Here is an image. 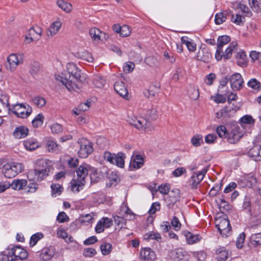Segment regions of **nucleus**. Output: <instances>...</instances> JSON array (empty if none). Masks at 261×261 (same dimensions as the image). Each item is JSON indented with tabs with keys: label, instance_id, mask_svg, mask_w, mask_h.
Wrapping results in <instances>:
<instances>
[{
	"label": "nucleus",
	"instance_id": "nucleus-1",
	"mask_svg": "<svg viewBox=\"0 0 261 261\" xmlns=\"http://www.w3.org/2000/svg\"><path fill=\"white\" fill-rule=\"evenodd\" d=\"M56 79L61 82L69 91L74 90L77 88L75 81L82 82L85 78L84 74L76 65L73 63L67 65V70L62 73V75H56Z\"/></svg>",
	"mask_w": 261,
	"mask_h": 261
},
{
	"label": "nucleus",
	"instance_id": "nucleus-2",
	"mask_svg": "<svg viewBox=\"0 0 261 261\" xmlns=\"http://www.w3.org/2000/svg\"><path fill=\"white\" fill-rule=\"evenodd\" d=\"M50 167L44 159L37 161L36 166L33 170L28 173V178L30 180L41 181L48 175Z\"/></svg>",
	"mask_w": 261,
	"mask_h": 261
},
{
	"label": "nucleus",
	"instance_id": "nucleus-3",
	"mask_svg": "<svg viewBox=\"0 0 261 261\" xmlns=\"http://www.w3.org/2000/svg\"><path fill=\"white\" fill-rule=\"evenodd\" d=\"M90 166L86 164L80 165L76 170L77 179L71 184V190L78 192L83 189L85 184V179L87 177Z\"/></svg>",
	"mask_w": 261,
	"mask_h": 261
},
{
	"label": "nucleus",
	"instance_id": "nucleus-4",
	"mask_svg": "<svg viewBox=\"0 0 261 261\" xmlns=\"http://www.w3.org/2000/svg\"><path fill=\"white\" fill-rule=\"evenodd\" d=\"M23 170V166L18 163H9L3 167V172L6 177L11 178L15 177Z\"/></svg>",
	"mask_w": 261,
	"mask_h": 261
},
{
	"label": "nucleus",
	"instance_id": "nucleus-5",
	"mask_svg": "<svg viewBox=\"0 0 261 261\" xmlns=\"http://www.w3.org/2000/svg\"><path fill=\"white\" fill-rule=\"evenodd\" d=\"M125 157V154L122 152L115 154L109 151H105L103 154V158L106 161L120 168H123L124 166Z\"/></svg>",
	"mask_w": 261,
	"mask_h": 261
},
{
	"label": "nucleus",
	"instance_id": "nucleus-6",
	"mask_svg": "<svg viewBox=\"0 0 261 261\" xmlns=\"http://www.w3.org/2000/svg\"><path fill=\"white\" fill-rule=\"evenodd\" d=\"M77 143L80 145V149L78 151L79 156L82 158H86L93 151L92 143L85 138L78 140Z\"/></svg>",
	"mask_w": 261,
	"mask_h": 261
},
{
	"label": "nucleus",
	"instance_id": "nucleus-7",
	"mask_svg": "<svg viewBox=\"0 0 261 261\" xmlns=\"http://www.w3.org/2000/svg\"><path fill=\"white\" fill-rule=\"evenodd\" d=\"M216 226L223 236L227 237L230 235L231 227L227 218L225 217L219 218L217 220Z\"/></svg>",
	"mask_w": 261,
	"mask_h": 261
},
{
	"label": "nucleus",
	"instance_id": "nucleus-8",
	"mask_svg": "<svg viewBox=\"0 0 261 261\" xmlns=\"http://www.w3.org/2000/svg\"><path fill=\"white\" fill-rule=\"evenodd\" d=\"M127 122L138 129H143L148 127L147 120L142 117H138L132 114L128 115Z\"/></svg>",
	"mask_w": 261,
	"mask_h": 261
},
{
	"label": "nucleus",
	"instance_id": "nucleus-9",
	"mask_svg": "<svg viewBox=\"0 0 261 261\" xmlns=\"http://www.w3.org/2000/svg\"><path fill=\"white\" fill-rule=\"evenodd\" d=\"M23 57L22 55L11 54L7 58V63L6 68L8 70L13 71L20 64L23 63Z\"/></svg>",
	"mask_w": 261,
	"mask_h": 261
},
{
	"label": "nucleus",
	"instance_id": "nucleus-10",
	"mask_svg": "<svg viewBox=\"0 0 261 261\" xmlns=\"http://www.w3.org/2000/svg\"><path fill=\"white\" fill-rule=\"evenodd\" d=\"M12 112L21 118L28 117L32 113V108L29 105L27 107L22 103L15 105L12 110Z\"/></svg>",
	"mask_w": 261,
	"mask_h": 261
},
{
	"label": "nucleus",
	"instance_id": "nucleus-11",
	"mask_svg": "<svg viewBox=\"0 0 261 261\" xmlns=\"http://www.w3.org/2000/svg\"><path fill=\"white\" fill-rule=\"evenodd\" d=\"M238 108L229 105L225 106L216 113V117L218 119H226L232 117L238 110Z\"/></svg>",
	"mask_w": 261,
	"mask_h": 261
},
{
	"label": "nucleus",
	"instance_id": "nucleus-12",
	"mask_svg": "<svg viewBox=\"0 0 261 261\" xmlns=\"http://www.w3.org/2000/svg\"><path fill=\"white\" fill-rule=\"evenodd\" d=\"M231 87L234 91L239 90L243 87V79L238 73L232 74L229 78Z\"/></svg>",
	"mask_w": 261,
	"mask_h": 261
},
{
	"label": "nucleus",
	"instance_id": "nucleus-13",
	"mask_svg": "<svg viewBox=\"0 0 261 261\" xmlns=\"http://www.w3.org/2000/svg\"><path fill=\"white\" fill-rule=\"evenodd\" d=\"M207 171L204 169L198 173H194L189 179V185L193 189H197L198 185L203 179L205 174Z\"/></svg>",
	"mask_w": 261,
	"mask_h": 261
},
{
	"label": "nucleus",
	"instance_id": "nucleus-14",
	"mask_svg": "<svg viewBox=\"0 0 261 261\" xmlns=\"http://www.w3.org/2000/svg\"><path fill=\"white\" fill-rule=\"evenodd\" d=\"M230 41V37L227 35H223L218 37L217 40V48L215 54V58L217 60H221V56L219 54L220 52H223V46L227 44Z\"/></svg>",
	"mask_w": 261,
	"mask_h": 261
},
{
	"label": "nucleus",
	"instance_id": "nucleus-15",
	"mask_svg": "<svg viewBox=\"0 0 261 261\" xmlns=\"http://www.w3.org/2000/svg\"><path fill=\"white\" fill-rule=\"evenodd\" d=\"M55 253V247L53 246H49L41 250L39 256L41 259L44 261H48L54 256Z\"/></svg>",
	"mask_w": 261,
	"mask_h": 261
},
{
	"label": "nucleus",
	"instance_id": "nucleus-16",
	"mask_svg": "<svg viewBox=\"0 0 261 261\" xmlns=\"http://www.w3.org/2000/svg\"><path fill=\"white\" fill-rule=\"evenodd\" d=\"M62 25V22L59 19L53 22L48 28L46 30V35L48 38H51L56 35L60 30Z\"/></svg>",
	"mask_w": 261,
	"mask_h": 261
},
{
	"label": "nucleus",
	"instance_id": "nucleus-17",
	"mask_svg": "<svg viewBox=\"0 0 261 261\" xmlns=\"http://www.w3.org/2000/svg\"><path fill=\"white\" fill-rule=\"evenodd\" d=\"M144 165L143 157L137 153H134L130 162V167L134 169L141 168Z\"/></svg>",
	"mask_w": 261,
	"mask_h": 261
},
{
	"label": "nucleus",
	"instance_id": "nucleus-18",
	"mask_svg": "<svg viewBox=\"0 0 261 261\" xmlns=\"http://www.w3.org/2000/svg\"><path fill=\"white\" fill-rule=\"evenodd\" d=\"M233 129L228 134V140L230 143L234 144L239 141L242 136L240 132V128L238 126L234 125Z\"/></svg>",
	"mask_w": 261,
	"mask_h": 261
},
{
	"label": "nucleus",
	"instance_id": "nucleus-19",
	"mask_svg": "<svg viewBox=\"0 0 261 261\" xmlns=\"http://www.w3.org/2000/svg\"><path fill=\"white\" fill-rule=\"evenodd\" d=\"M197 59L199 61L208 63L212 59V55L210 50L207 48H202L198 52Z\"/></svg>",
	"mask_w": 261,
	"mask_h": 261
},
{
	"label": "nucleus",
	"instance_id": "nucleus-20",
	"mask_svg": "<svg viewBox=\"0 0 261 261\" xmlns=\"http://www.w3.org/2000/svg\"><path fill=\"white\" fill-rule=\"evenodd\" d=\"M155 252L149 248H145L140 251V257L145 261H152L155 258Z\"/></svg>",
	"mask_w": 261,
	"mask_h": 261
},
{
	"label": "nucleus",
	"instance_id": "nucleus-21",
	"mask_svg": "<svg viewBox=\"0 0 261 261\" xmlns=\"http://www.w3.org/2000/svg\"><path fill=\"white\" fill-rule=\"evenodd\" d=\"M11 254L14 255L15 259L17 258L20 259H25L28 257V255L27 251L19 246H16L15 247L12 248Z\"/></svg>",
	"mask_w": 261,
	"mask_h": 261
},
{
	"label": "nucleus",
	"instance_id": "nucleus-22",
	"mask_svg": "<svg viewBox=\"0 0 261 261\" xmlns=\"http://www.w3.org/2000/svg\"><path fill=\"white\" fill-rule=\"evenodd\" d=\"M115 91L121 96L125 98L127 96L128 91L123 82H115L114 85Z\"/></svg>",
	"mask_w": 261,
	"mask_h": 261
},
{
	"label": "nucleus",
	"instance_id": "nucleus-23",
	"mask_svg": "<svg viewBox=\"0 0 261 261\" xmlns=\"http://www.w3.org/2000/svg\"><path fill=\"white\" fill-rule=\"evenodd\" d=\"M237 46L236 42H231L229 46L225 49L224 52H220L219 55L221 56V60L223 58L225 60L230 58L232 55V52L236 49Z\"/></svg>",
	"mask_w": 261,
	"mask_h": 261
},
{
	"label": "nucleus",
	"instance_id": "nucleus-24",
	"mask_svg": "<svg viewBox=\"0 0 261 261\" xmlns=\"http://www.w3.org/2000/svg\"><path fill=\"white\" fill-rule=\"evenodd\" d=\"M241 181L242 182V186L250 188L255 184L256 179L253 174H249L242 177Z\"/></svg>",
	"mask_w": 261,
	"mask_h": 261
},
{
	"label": "nucleus",
	"instance_id": "nucleus-25",
	"mask_svg": "<svg viewBox=\"0 0 261 261\" xmlns=\"http://www.w3.org/2000/svg\"><path fill=\"white\" fill-rule=\"evenodd\" d=\"M46 146L47 150L49 152L59 153L61 152V146L54 140H47Z\"/></svg>",
	"mask_w": 261,
	"mask_h": 261
},
{
	"label": "nucleus",
	"instance_id": "nucleus-26",
	"mask_svg": "<svg viewBox=\"0 0 261 261\" xmlns=\"http://www.w3.org/2000/svg\"><path fill=\"white\" fill-rule=\"evenodd\" d=\"M186 237V241L189 244H193L199 242L201 238L198 234H194L189 231H184L182 232Z\"/></svg>",
	"mask_w": 261,
	"mask_h": 261
},
{
	"label": "nucleus",
	"instance_id": "nucleus-27",
	"mask_svg": "<svg viewBox=\"0 0 261 261\" xmlns=\"http://www.w3.org/2000/svg\"><path fill=\"white\" fill-rule=\"evenodd\" d=\"M29 133V129L24 126H20L15 128L13 135L18 139L23 138L27 137Z\"/></svg>",
	"mask_w": 261,
	"mask_h": 261
},
{
	"label": "nucleus",
	"instance_id": "nucleus-28",
	"mask_svg": "<svg viewBox=\"0 0 261 261\" xmlns=\"http://www.w3.org/2000/svg\"><path fill=\"white\" fill-rule=\"evenodd\" d=\"M182 44H185L189 51L194 52L196 49V44L191 39L187 36L181 38Z\"/></svg>",
	"mask_w": 261,
	"mask_h": 261
},
{
	"label": "nucleus",
	"instance_id": "nucleus-29",
	"mask_svg": "<svg viewBox=\"0 0 261 261\" xmlns=\"http://www.w3.org/2000/svg\"><path fill=\"white\" fill-rule=\"evenodd\" d=\"M89 34L92 39L95 41L101 40L102 38V35L104 36L103 38L106 39L105 33L102 32L96 28H91L89 31Z\"/></svg>",
	"mask_w": 261,
	"mask_h": 261
},
{
	"label": "nucleus",
	"instance_id": "nucleus-30",
	"mask_svg": "<svg viewBox=\"0 0 261 261\" xmlns=\"http://www.w3.org/2000/svg\"><path fill=\"white\" fill-rule=\"evenodd\" d=\"M11 186V188L15 190H20L25 187L27 185V181L25 179H16L14 180L11 184H7Z\"/></svg>",
	"mask_w": 261,
	"mask_h": 261
},
{
	"label": "nucleus",
	"instance_id": "nucleus-31",
	"mask_svg": "<svg viewBox=\"0 0 261 261\" xmlns=\"http://www.w3.org/2000/svg\"><path fill=\"white\" fill-rule=\"evenodd\" d=\"M75 56L84 61L91 63L93 61V58L90 53L87 51H80L75 54Z\"/></svg>",
	"mask_w": 261,
	"mask_h": 261
},
{
	"label": "nucleus",
	"instance_id": "nucleus-32",
	"mask_svg": "<svg viewBox=\"0 0 261 261\" xmlns=\"http://www.w3.org/2000/svg\"><path fill=\"white\" fill-rule=\"evenodd\" d=\"M42 34V30L39 26L31 28L29 30V35L32 36L35 39V41H38L40 38Z\"/></svg>",
	"mask_w": 261,
	"mask_h": 261
},
{
	"label": "nucleus",
	"instance_id": "nucleus-33",
	"mask_svg": "<svg viewBox=\"0 0 261 261\" xmlns=\"http://www.w3.org/2000/svg\"><path fill=\"white\" fill-rule=\"evenodd\" d=\"M23 145L25 148L29 151L35 150L39 147L38 143L34 139H30L24 141Z\"/></svg>",
	"mask_w": 261,
	"mask_h": 261
},
{
	"label": "nucleus",
	"instance_id": "nucleus-34",
	"mask_svg": "<svg viewBox=\"0 0 261 261\" xmlns=\"http://www.w3.org/2000/svg\"><path fill=\"white\" fill-rule=\"evenodd\" d=\"M56 4L60 8L66 13H69L72 10V5L70 3L65 2L63 0H58L56 2Z\"/></svg>",
	"mask_w": 261,
	"mask_h": 261
},
{
	"label": "nucleus",
	"instance_id": "nucleus-35",
	"mask_svg": "<svg viewBox=\"0 0 261 261\" xmlns=\"http://www.w3.org/2000/svg\"><path fill=\"white\" fill-rule=\"evenodd\" d=\"M172 256L174 258L182 260L187 258V253L182 249L178 248L172 252Z\"/></svg>",
	"mask_w": 261,
	"mask_h": 261
},
{
	"label": "nucleus",
	"instance_id": "nucleus-36",
	"mask_svg": "<svg viewBox=\"0 0 261 261\" xmlns=\"http://www.w3.org/2000/svg\"><path fill=\"white\" fill-rule=\"evenodd\" d=\"M237 59V64L241 66H243L246 64L247 57L244 51H238L236 55Z\"/></svg>",
	"mask_w": 261,
	"mask_h": 261
},
{
	"label": "nucleus",
	"instance_id": "nucleus-37",
	"mask_svg": "<svg viewBox=\"0 0 261 261\" xmlns=\"http://www.w3.org/2000/svg\"><path fill=\"white\" fill-rule=\"evenodd\" d=\"M218 261H225L228 257V252L224 247H221L216 250Z\"/></svg>",
	"mask_w": 261,
	"mask_h": 261
},
{
	"label": "nucleus",
	"instance_id": "nucleus-38",
	"mask_svg": "<svg viewBox=\"0 0 261 261\" xmlns=\"http://www.w3.org/2000/svg\"><path fill=\"white\" fill-rule=\"evenodd\" d=\"M247 85L253 90L256 91H259L261 90V83L255 78L250 79L248 81Z\"/></svg>",
	"mask_w": 261,
	"mask_h": 261
},
{
	"label": "nucleus",
	"instance_id": "nucleus-39",
	"mask_svg": "<svg viewBox=\"0 0 261 261\" xmlns=\"http://www.w3.org/2000/svg\"><path fill=\"white\" fill-rule=\"evenodd\" d=\"M100 249L103 255H108L112 250V246L111 243L105 242L100 245Z\"/></svg>",
	"mask_w": 261,
	"mask_h": 261
},
{
	"label": "nucleus",
	"instance_id": "nucleus-40",
	"mask_svg": "<svg viewBox=\"0 0 261 261\" xmlns=\"http://www.w3.org/2000/svg\"><path fill=\"white\" fill-rule=\"evenodd\" d=\"M158 117L157 111L155 109H151L147 111L145 119L147 120L148 123L151 121L155 120Z\"/></svg>",
	"mask_w": 261,
	"mask_h": 261
},
{
	"label": "nucleus",
	"instance_id": "nucleus-41",
	"mask_svg": "<svg viewBox=\"0 0 261 261\" xmlns=\"http://www.w3.org/2000/svg\"><path fill=\"white\" fill-rule=\"evenodd\" d=\"M106 83L105 79L102 78L100 75H95L94 77L93 83L94 85L98 88H102Z\"/></svg>",
	"mask_w": 261,
	"mask_h": 261
},
{
	"label": "nucleus",
	"instance_id": "nucleus-42",
	"mask_svg": "<svg viewBox=\"0 0 261 261\" xmlns=\"http://www.w3.org/2000/svg\"><path fill=\"white\" fill-rule=\"evenodd\" d=\"M44 117L42 114H38L32 120V123L34 127H38L43 124Z\"/></svg>",
	"mask_w": 261,
	"mask_h": 261
},
{
	"label": "nucleus",
	"instance_id": "nucleus-43",
	"mask_svg": "<svg viewBox=\"0 0 261 261\" xmlns=\"http://www.w3.org/2000/svg\"><path fill=\"white\" fill-rule=\"evenodd\" d=\"M250 241L255 246L261 245V232L252 234L250 237Z\"/></svg>",
	"mask_w": 261,
	"mask_h": 261
},
{
	"label": "nucleus",
	"instance_id": "nucleus-44",
	"mask_svg": "<svg viewBox=\"0 0 261 261\" xmlns=\"http://www.w3.org/2000/svg\"><path fill=\"white\" fill-rule=\"evenodd\" d=\"M144 238L146 240L154 239L157 241H160L161 240V237L159 233L154 232L153 231H150L146 233L144 236Z\"/></svg>",
	"mask_w": 261,
	"mask_h": 261
},
{
	"label": "nucleus",
	"instance_id": "nucleus-45",
	"mask_svg": "<svg viewBox=\"0 0 261 261\" xmlns=\"http://www.w3.org/2000/svg\"><path fill=\"white\" fill-rule=\"evenodd\" d=\"M33 103L38 108L43 107L46 103L45 99L41 96H38L34 97L32 99Z\"/></svg>",
	"mask_w": 261,
	"mask_h": 261
},
{
	"label": "nucleus",
	"instance_id": "nucleus-46",
	"mask_svg": "<svg viewBox=\"0 0 261 261\" xmlns=\"http://www.w3.org/2000/svg\"><path fill=\"white\" fill-rule=\"evenodd\" d=\"M43 234L41 232H37L32 236L30 239V245L34 246L38 241L43 238Z\"/></svg>",
	"mask_w": 261,
	"mask_h": 261
},
{
	"label": "nucleus",
	"instance_id": "nucleus-47",
	"mask_svg": "<svg viewBox=\"0 0 261 261\" xmlns=\"http://www.w3.org/2000/svg\"><path fill=\"white\" fill-rule=\"evenodd\" d=\"M51 133L53 134H58L63 132V126L59 123H54L50 126Z\"/></svg>",
	"mask_w": 261,
	"mask_h": 261
},
{
	"label": "nucleus",
	"instance_id": "nucleus-48",
	"mask_svg": "<svg viewBox=\"0 0 261 261\" xmlns=\"http://www.w3.org/2000/svg\"><path fill=\"white\" fill-rule=\"evenodd\" d=\"M259 152V146L256 145L250 150L249 153L250 156H251L254 159V160L258 161Z\"/></svg>",
	"mask_w": 261,
	"mask_h": 261
},
{
	"label": "nucleus",
	"instance_id": "nucleus-49",
	"mask_svg": "<svg viewBox=\"0 0 261 261\" xmlns=\"http://www.w3.org/2000/svg\"><path fill=\"white\" fill-rule=\"evenodd\" d=\"M165 201L166 202L167 206L169 208H172L174 204L178 201V196L173 198L168 195L165 198Z\"/></svg>",
	"mask_w": 261,
	"mask_h": 261
},
{
	"label": "nucleus",
	"instance_id": "nucleus-50",
	"mask_svg": "<svg viewBox=\"0 0 261 261\" xmlns=\"http://www.w3.org/2000/svg\"><path fill=\"white\" fill-rule=\"evenodd\" d=\"M51 189L52 192V195L56 196L57 195L61 194L62 190V187L59 184H53L51 185Z\"/></svg>",
	"mask_w": 261,
	"mask_h": 261
},
{
	"label": "nucleus",
	"instance_id": "nucleus-51",
	"mask_svg": "<svg viewBox=\"0 0 261 261\" xmlns=\"http://www.w3.org/2000/svg\"><path fill=\"white\" fill-rule=\"evenodd\" d=\"M226 20V16L223 13L216 14L215 15V21L217 24H222Z\"/></svg>",
	"mask_w": 261,
	"mask_h": 261
},
{
	"label": "nucleus",
	"instance_id": "nucleus-52",
	"mask_svg": "<svg viewBox=\"0 0 261 261\" xmlns=\"http://www.w3.org/2000/svg\"><path fill=\"white\" fill-rule=\"evenodd\" d=\"M171 223L175 230L178 231L180 229L181 224L178 218L176 216L173 217L171 220Z\"/></svg>",
	"mask_w": 261,
	"mask_h": 261
},
{
	"label": "nucleus",
	"instance_id": "nucleus-53",
	"mask_svg": "<svg viewBox=\"0 0 261 261\" xmlns=\"http://www.w3.org/2000/svg\"><path fill=\"white\" fill-rule=\"evenodd\" d=\"M251 0H249L250 1ZM250 5L253 11L257 13L261 11V3H260L257 0H252L250 2Z\"/></svg>",
	"mask_w": 261,
	"mask_h": 261
},
{
	"label": "nucleus",
	"instance_id": "nucleus-54",
	"mask_svg": "<svg viewBox=\"0 0 261 261\" xmlns=\"http://www.w3.org/2000/svg\"><path fill=\"white\" fill-rule=\"evenodd\" d=\"M126 219L121 216H116L114 217V221L117 225L122 227L126 223Z\"/></svg>",
	"mask_w": 261,
	"mask_h": 261
},
{
	"label": "nucleus",
	"instance_id": "nucleus-55",
	"mask_svg": "<svg viewBox=\"0 0 261 261\" xmlns=\"http://www.w3.org/2000/svg\"><path fill=\"white\" fill-rule=\"evenodd\" d=\"M244 19L245 18L239 14L232 15L231 17L232 21L238 25L243 24Z\"/></svg>",
	"mask_w": 261,
	"mask_h": 261
},
{
	"label": "nucleus",
	"instance_id": "nucleus-56",
	"mask_svg": "<svg viewBox=\"0 0 261 261\" xmlns=\"http://www.w3.org/2000/svg\"><path fill=\"white\" fill-rule=\"evenodd\" d=\"M40 69V65L38 62H33L31 65L30 73L32 75L37 74Z\"/></svg>",
	"mask_w": 261,
	"mask_h": 261
},
{
	"label": "nucleus",
	"instance_id": "nucleus-57",
	"mask_svg": "<svg viewBox=\"0 0 261 261\" xmlns=\"http://www.w3.org/2000/svg\"><path fill=\"white\" fill-rule=\"evenodd\" d=\"M240 123L241 124H253L254 123V120L252 117L250 115H245L242 117L240 119Z\"/></svg>",
	"mask_w": 261,
	"mask_h": 261
},
{
	"label": "nucleus",
	"instance_id": "nucleus-58",
	"mask_svg": "<svg viewBox=\"0 0 261 261\" xmlns=\"http://www.w3.org/2000/svg\"><path fill=\"white\" fill-rule=\"evenodd\" d=\"M189 97L194 100H196L199 96V91L197 89L192 88L189 90Z\"/></svg>",
	"mask_w": 261,
	"mask_h": 261
},
{
	"label": "nucleus",
	"instance_id": "nucleus-59",
	"mask_svg": "<svg viewBox=\"0 0 261 261\" xmlns=\"http://www.w3.org/2000/svg\"><path fill=\"white\" fill-rule=\"evenodd\" d=\"M96 254V251L93 248H88L84 249L83 252L84 256L86 257H91Z\"/></svg>",
	"mask_w": 261,
	"mask_h": 261
},
{
	"label": "nucleus",
	"instance_id": "nucleus-60",
	"mask_svg": "<svg viewBox=\"0 0 261 261\" xmlns=\"http://www.w3.org/2000/svg\"><path fill=\"white\" fill-rule=\"evenodd\" d=\"M120 36L122 37H127L130 34V31L129 27L126 25L121 27Z\"/></svg>",
	"mask_w": 261,
	"mask_h": 261
},
{
	"label": "nucleus",
	"instance_id": "nucleus-61",
	"mask_svg": "<svg viewBox=\"0 0 261 261\" xmlns=\"http://www.w3.org/2000/svg\"><path fill=\"white\" fill-rule=\"evenodd\" d=\"M191 142L195 147L199 146L202 142V138L200 135L194 136L191 139Z\"/></svg>",
	"mask_w": 261,
	"mask_h": 261
},
{
	"label": "nucleus",
	"instance_id": "nucleus-62",
	"mask_svg": "<svg viewBox=\"0 0 261 261\" xmlns=\"http://www.w3.org/2000/svg\"><path fill=\"white\" fill-rule=\"evenodd\" d=\"M145 63L150 66H155L158 63L157 59L152 56H149L145 59Z\"/></svg>",
	"mask_w": 261,
	"mask_h": 261
},
{
	"label": "nucleus",
	"instance_id": "nucleus-63",
	"mask_svg": "<svg viewBox=\"0 0 261 261\" xmlns=\"http://www.w3.org/2000/svg\"><path fill=\"white\" fill-rule=\"evenodd\" d=\"M91 106V102L87 100L86 102L81 103L77 107L79 112H84L89 109Z\"/></svg>",
	"mask_w": 261,
	"mask_h": 261
},
{
	"label": "nucleus",
	"instance_id": "nucleus-64",
	"mask_svg": "<svg viewBox=\"0 0 261 261\" xmlns=\"http://www.w3.org/2000/svg\"><path fill=\"white\" fill-rule=\"evenodd\" d=\"M217 133L220 138L226 136L227 130L224 126L220 125L217 128Z\"/></svg>",
	"mask_w": 261,
	"mask_h": 261
}]
</instances>
